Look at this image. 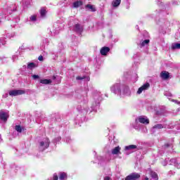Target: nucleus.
I'll return each mask as SVG.
<instances>
[{
	"instance_id": "1",
	"label": "nucleus",
	"mask_w": 180,
	"mask_h": 180,
	"mask_svg": "<svg viewBox=\"0 0 180 180\" xmlns=\"http://www.w3.org/2000/svg\"><path fill=\"white\" fill-rule=\"evenodd\" d=\"M50 146V140L48 138H46L42 141L39 143V150L41 151H44L46 148H49Z\"/></svg>"
},
{
	"instance_id": "2",
	"label": "nucleus",
	"mask_w": 180,
	"mask_h": 180,
	"mask_svg": "<svg viewBox=\"0 0 180 180\" xmlns=\"http://www.w3.org/2000/svg\"><path fill=\"white\" fill-rule=\"evenodd\" d=\"M136 123H142V124H148L150 120L146 116H140L135 120Z\"/></svg>"
},
{
	"instance_id": "3",
	"label": "nucleus",
	"mask_w": 180,
	"mask_h": 180,
	"mask_svg": "<svg viewBox=\"0 0 180 180\" xmlns=\"http://www.w3.org/2000/svg\"><path fill=\"white\" fill-rule=\"evenodd\" d=\"M140 174L137 172H133L128 175L126 178L125 180H139L140 179Z\"/></svg>"
},
{
	"instance_id": "4",
	"label": "nucleus",
	"mask_w": 180,
	"mask_h": 180,
	"mask_svg": "<svg viewBox=\"0 0 180 180\" xmlns=\"http://www.w3.org/2000/svg\"><path fill=\"white\" fill-rule=\"evenodd\" d=\"M111 91L117 95H122V91H120V84H116L111 87Z\"/></svg>"
},
{
	"instance_id": "5",
	"label": "nucleus",
	"mask_w": 180,
	"mask_h": 180,
	"mask_svg": "<svg viewBox=\"0 0 180 180\" xmlns=\"http://www.w3.org/2000/svg\"><path fill=\"white\" fill-rule=\"evenodd\" d=\"M25 90H11L8 92L10 96H18V95H23Z\"/></svg>"
},
{
	"instance_id": "6",
	"label": "nucleus",
	"mask_w": 180,
	"mask_h": 180,
	"mask_svg": "<svg viewBox=\"0 0 180 180\" xmlns=\"http://www.w3.org/2000/svg\"><path fill=\"white\" fill-rule=\"evenodd\" d=\"M9 114H8V112L0 111V120H1V122H3L4 123H6Z\"/></svg>"
},
{
	"instance_id": "7",
	"label": "nucleus",
	"mask_w": 180,
	"mask_h": 180,
	"mask_svg": "<svg viewBox=\"0 0 180 180\" xmlns=\"http://www.w3.org/2000/svg\"><path fill=\"white\" fill-rule=\"evenodd\" d=\"M170 165H174V167L180 169V158L171 159Z\"/></svg>"
},
{
	"instance_id": "8",
	"label": "nucleus",
	"mask_w": 180,
	"mask_h": 180,
	"mask_svg": "<svg viewBox=\"0 0 180 180\" xmlns=\"http://www.w3.org/2000/svg\"><path fill=\"white\" fill-rule=\"evenodd\" d=\"M148 88H150V84L146 83L138 89L137 94H141L143 91H146V89H148Z\"/></svg>"
},
{
	"instance_id": "9",
	"label": "nucleus",
	"mask_w": 180,
	"mask_h": 180,
	"mask_svg": "<svg viewBox=\"0 0 180 180\" xmlns=\"http://www.w3.org/2000/svg\"><path fill=\"white\" fill-rule=\"evenodd\" d=\"M110 51V49H109V47L104 46L101 48L100 53L101 56H106V54H108V53H109Z\"/></svg>"
},
{
	"instance_id": "10",
	"label": "nucleus",
	"mask_w": 180,
	"mask_h": 180,
	"mask_svg": "<svg viewBox=\"0 0 180 180\" xmlns=\"http://www.w3.org/2000/svg\"><path fill=\"white\" fill-rule=\"evenodd\" d=\"M120 150H122L120 146H117L112 150L111 153L113 155H117V154H121Z\"/></svg>"
},
{
	"instance_id": "11",
	"label": "nucleus",
	"mask_w": 180,
	"mask_h": 180,
	"mask_svg": "<svg viewBox=\"0 0 180 180\" xmlns=\"http://www.w3.org/2000/svg\"><path fill=\"white\" fill-rule=\"evenodd\" d=\"M160 77L162 79H168L169 78V72L167 71H162L160 73Z\"/></svg>"
},
{
	"instance_id": "12",
	"label": "nucleus",
	"mask_w": 180,
	"mask_h": 180,
	"mask_svg": "<svg viewBox=\"0 0 180 180\" xmlns=\"http://www.w3.org/2000/svg\"><path fill=\"white\" fill-rule=\"evenodd\" d=\"M85 8L91 11V12H96V8H95V6L91 5V4H87L86 5Z\"/></svg>"
},
{
	"instance_id": "13",
	"label": "nucleus",
	"mask_w": 180,
	"mask_h": 180,
	"mask_svg": "<svg viewBox=\"0 0 180 180\" xmlns=\"http://www.w3.org/2000/svg\"><path fill=\"white\" fill-rule=\"evenodd\" d=\"M82 26L79 25V24L75 25V30L78 33H81V32H82Z\"/></svg>"
},
{
	"instance_id": "14",
	"label": "nucleus",
	"mask_w": 180,
	"mask_h": 180,
	"mask_svg": "<svg viewBox=\"0 0 180 180\" xmlns=\"http://www.w3.org/2000/svg\"><path fill=\"white\" fill-rule=\"evenodd\" d=\"M122 94H123V95H126L127 96H129V95H130V89H129L128 86H125V87L124 88V90H123V91H122Z\"/></svg>"
},
{
	"instance_id": "15",
	"label": "nucleus",
	"mask_w": 180,
	"mask_h": 180,
	"mask_svg": "<svg viewBox=\"0 0 180 180\" xmlns=\"http://www.w3.org/2000/svg\"><path fill=\"white\" fill-rule=\"evenodd\" d=\"M59 179L60 180H66L67 179V174L65 172L60 173Z\"/></svg>"
},
{
	"instance_id": "16",
	"label": "nucleus",
	"mask_w": 180,
	"mask_h": 180,
	"mask_svg": "<svg viewBox=\"0 0 180 180\" xmlns=\"http://www.w3.org/2000/svg\"><path fill=\"white\" fill-rule=\"evenodd\" d=\"M120 2H122L121 0H113L112 1V6H114V8H116L117 6H119V5H120Z\"/></svg>"
},
{
	"instance_id": "17",
	"label": "nucleus",
	"mask_w": 180,
	"mask_h": 180,
	"mask_svg": "<svg viewBox=\"0 0 180 180\" xmlns=\"http://www.w3.org/2000/svg\"><path fill=\"white\" fill-rule=\"evenodd\" d=\"M150 176L153 178V179L158 180V175L155 172L150 171Z\"/></svg>"
},
{
	"instance_id": "18",
	"label": "nucleus",
	"mask_w": 180,
	"mask_h": 180,
	"mask_svg": "<svg viewBox=\"0 0 180 180\" xmlns=\"http://www.w3.org/2000/svg\"><path fill=\"white\" fill-rule=\"evenodd\" d=\"M81 6H82V2L81 1H77L73 3L74 8H79Z\"/></svg>"
},
{
	"instance_id": "19",
	"label": "nucleus",
	"mask_w": 180,
	"mask_h": 180,
	"mask_svg": "<svg viewBox=\"0 0 180 180\" xmlns=\"http://www.w3.org/2000/svg\"><path fill=\"white\" fill-rule=\"evenodd\" d=\"M40 83L41 84H45L46 85L49 84H51V79H41L40 80Z\"/></svg>"
},
{
	"instance_id": "20",
	"label": "nucleus",
	"mask_w": 180,
	"mask_h": 180,
	"mask_svg": "<svg viewBox=\"0 0 180 180\" xmlns=\"http://www.w3.org/2000/svg\"><path fill=\"white\" fill-rule=\"evenodd\" d=\"M150 43V39H146L143 42L141 43L140 47H144V46H147Z\"/></svg>"
},
{
	"instance_id": "21",
	"label": "nucleus",
	"mask_w": 180,
	"mask_h": 180,
	"mask_svg": "<svg viewBox=\"0 0 180 180\" xmlns=\"http://www.w3.org/2000/svg\"><path fill=\"white\" fill-rule=\"evenodd\" d=\"M46 13H47V11L45 8H41L40 11V15L41 18H44L46 16Z\"/></svg>"
},
{
	"instance_id": "22",
	"label": "nucleus",
	"mask_w": 180,
	"mask_h": 180,
	"mask_svg": "<svg viewBox=\"0 0 180 180\" xmlns=\"http://www.w3.org/2000/svg\"><path fill=\"white\" fill-rule=\"evenodd\" d=\"M172 49L173 50H175L176 49H180V44H178V43H174V44H172Z\"/></svg>"
},
{
	"instance_id": "23",
	"label": "nucleus",
	"mask_w": 180,
	"mask_h": 180,
	"mask_svg": "<svg viewBox=\"0 0 180 180\" xmlns=\"http://www.w3.org/2000/svg\"><path fill=\"white\" fill-rule=\"evenodd\" d=\"M134 148H137V146L135 145H130L125 147V150H134Z\"/></svg>"
},
{
	"instance_id": "24",
	"label": "nucleus",
	"mask_w": 180,
	"mask_h": 180,
	"mask_svg": "<svg viewBox=\"0 0 180 180\" xmlns=\"http://www.w3.org/2000/svg\"><path fill=\"white\" fill-rule=\"evenodd\" d=\"M15 130L18 133H22V127H20V125H16L15 126Z\"/></svg>"
},
{
	"instance_id": "25",
	"label": "nucleus",
	"mask_w": 180,
	"mask_h": 180,
	"mask_svg": "<svg viewBox=\"0 0 180 180\" xmlns=\"http://www.w3.org/2000/svg\"><path fill=\"white\" fill-rule=\"evenodd\" d=\"M162 127H164L162 124H158L153 127V130H155V129H162Z\"/></svg>"
},
{
	"instance_id": "26",
	"label": "nucleus",
	"mask_w": 180,
	"mask_h": 180,
	"mask_svg": "<svg viewBox=\"0 0 180 180\" xmlns=\"http://www.w3.org/2000/svg\"><path fill=\"white\" fill-rule=\"evenodd\" d=\"M34 67H36V64H34V63H30L27 65V68L30 69L34 68Z\"/></svg>"
},
{
	"instance_id": "27",
	"label": "nucleus",
	"mask_w": 180,
	"mask_h": 180,
	"mask_svg": "<svg viewBox=\"0 0 180 180\" xmlns=\"http://www.w3.org/2000/svg\"><path fill=\"white\" fill-rule=\"evenodd\" d=\"M37 16L36 15H33L30 17V20L32 22H36V19H37Z\"/></svg>"
},
{
	"instance_id": "28",
	"label": "nucleus",
	"mask_w": 180,
	"mask_h": 180,
	"mask_svg": "<svg viewBox=\"0 0 180 180\" xmlns=\"http://www.w3.org/2000/svg\"><path fill=\"white\" fill-rule=\"evenodd\" d=\"M53 180H58V176H57L56 174H53Z\"/></svg>"
},
{
	"instance_id": "29",
	"label": "nucleus",
	"mask_w": 180,
	"mask_h": 180,
	"mask_svg": "<svg viewBox=\"0 0 180 180\" xmlns=\"http://www.w3.org/2000/svg\"><path fill=\"white\" fill-rule=\"evenodd\" d=\"M32 78H33L34 79H39V75H32Z\"/></svg>"
},
{
	"instance_id": "30",
	"label": "nucleus",
	"mask_w": 180,
	"mask_h": 180,
	"mask_svg": "<svg viewBox=\"0 0 180 180\" xmlns=\"http://www.w3.org/2000/svg\"><path fill=\"white\" fill-rule=\"evenodd\" d=\"M84 78H85L84 77H82L78 76L76 77V79L79 80V79H84Z\"/></svg>"
},
{
	"instance_id": "31",
	"label": "nucleus",
	"mask_w": 180,
	"mask_h": 180,
	"mask_svg": "<svg viewBox=\"0 0 180 180\" xmlns=\"http://www.w3.org/2000/svg\"><path fill=\"white\" fill-rule=\"evenodd\" d=\"M165 146H166V147H174L172 143H167Z\"/></svg>"
},
{
	"instance_id": "32",
	"label": "nucleus",
	"mask_w": 180,
	"mask_h": 180,
	"mask_svg": "<svg viewBox=\"0 0 180 180\" xmlns=\"http://www.w3.org/2000/svg\"><path fill=\"white\" fill-rule=\"evenodd\" d=\"M38 60L39 61H43V56H39V58H38Z\"/></svg>"
},
{
	"instance_id": "33",
	"label": "nucleus",
	"mask_w": 180,
	"mask_h": 180,
	"mask_svg": "<svg viewBox=\"0 0 180 180\" xmlns=\"http://www.w3.org/2000/svg\"><path fill=\"white\" fill-rule=\"evenodd\" d=\"M165 95H166V96H172L171 94H169L168 92H166Z\"/></svg>"
},
{
	"instance_id": "34",
	"label": "nucleus",
	"mask_w": 180,
	"mask_h": 180,
	"mask_svg": "<svg viewBox=\"0 0 180 180\" xmlns=\"http://www.w3.org/2000/svg\"><path fill=\"white\" fill-rule=\"evenodd\" d=\"M104 180H110V177L105 176V177H104Z\"/></svg>"
},
{
	"instance_id": "35",
	"label": "nucleus",
	"mask_w": 180,
	"mask_h": 180,
	"mask_svg": "<svg viewBox=\"0 0 180 180\" xmlns=\"http://www.w3.org/2000/svg\"><path fill=\"white\" fill-rule=\"evenodd\" d=\"M58 141H60L61 140V137H58Z\"/></svg>"
},
{
	"instance_id": "36",
	"label": "nucleus",
	"mask_w": 180,
	"mask_h": 180,
	"mask_svg": "<svg viewBox=\"0 0 180 180\" xmlns=\"http://www.w3.org/2000/svg\"><path fill=\"white\" fill-rule=\"evenodd\" d=\"M0 139H1V135H0Z\"/></svg>"
}]
</instances>
